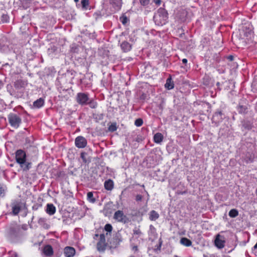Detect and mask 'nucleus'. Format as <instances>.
Segmentation results:
<instances>
[{
  "mask_svg": "<svg viewBox=\"0 0 257 257\" xmlns=\"http://www.w3.org/2000/svg\"><path fill=\"white\" fill-rule=\"evenodd\" d=\"M238 109H239V112L240 113H245V110L247 109V107H245V106L240 105L238 107Z\"/></svg>",
  "mask_w": 257,
  "mask_h": 257,
  "instance_id": "nucleus-28",
  "label": "nucleus"
},
{
  "mask_svg": "<svg viewBox=\"0 0 257 257\" xmlns=\"http://www.w3.org/2000/svg\"><path fill=\"white\" fill-rule=\"evenodd\" d=\"M142 197L140 195H137L136 196V200L137 201H140L142 200Z\"/></svg>",
  "mask_w": 257,
  "mask_h": 257,
  "instance_id": "nucleus-36",
  "label": "nucleus"
},
{
  "mask_svg": "<svg viewBox=\"0 0 257 257\" xmlns=\"http://www.w3.org/2000/svg\"><path fill=\"white\" fill-rule=\"evenodd\" d=\"M8 17L7 15H3L2 16V20L3 22H7L8 21Z\"/></svg>",
  "mask_w": 257,
  "mask_h": 257,
  "instance_id": "nucleus-33",
  "label": "nucleus"
},
{
  "mask_svg": "<svg viewBox=\"0 0 257 257\" xmlns=\"http://www.w3.org/2000/svg\"><path fill=\"white\" fill-rule=\"evenodd\" d=\"M105 230L107 232H111L112 230V226L110 224H107L105 226Z\"/></svg>",
  "mask_w": 257,
  "mask_h": 257,
  "instance_id": "nucleus-29",
  "label": "nucleus"
},
{
  "mask_svg": "<svg viewBox=\"0 0 257 257\" xmlns=\"http://www.w3.org/2000/svg\"><path fill=\"white\" fill-rule=\"evenodd\" d=\"M104 187L107 190H111L113 187V181L111 180L106 181L104 183Z\"/></svg>",
  "mask_w": 257,
  "mask_h": 257,
  "instance_id": "nucleus-14",
  "label": "nucleus"
},
{
  "mask_svg": "<svg viewBox=\"0 0 257 257\" xmlns=\"http://www.w3.org/2000/svg\"><path fill=\"white\" fill-rule=\"evenodd\" d=\"M116 130V126L115 124H111L108 127V130L110 132H114Z\"/></svg>",
  "mask_w": 257,
  "mask_h": 257,
  "instance_id": "nucleus-30",
  "label": "nucleus"
},
{
  "mask_svg": "<svg viewBox=\"0 0 257 257\" xmlns=\"http://www.w3.org/2000/svg\"><path fill=\"white\" fill-rule=\"evenodd\" d=\"M43 219H42V218H41V219H39V223H40L41 222H43Z\"/></svg>",
  "mask_w": 257,
  "mask_h": 257,
  "instance_id": "nucleus-43",
  "label": "nucleus"
},
{
  "mask_svg": "<svg viewBox=\"0 0 257 257\" xmlns=\"http://www.w3.org/2000/svg\"><path fill=\"white\" fill-rule=\"evenodd\" d=\"M182 62L183 63L186 64L187 62V60L186 59H183Z\"/></svg>",
  "mask_w": 257,
  "mask_h": 257,
  "instance_id": "nucleus-42",
  "label": "nucleus"
},
{
  "mask_svg": "<svg viewBox=\"0 0 257 257\" xmlns=\"http://www.w3.org/2000/svg\"><path fill=\"white\" fill-rule=\"evenodd\" d=\"M121 19V22L123 24H125L127 23V19L126 17H123L120 18Z\"/></svg>",
  "mask_w": 257,
  "mask_h": 257,
  "instance_id": "nucleus-34",
  "label": "nucleus"
},
{
  "mask_svg": "<svg viewBox=\"0 0 257 257\" xmlns=\"http://www.w3.org/2000/svg\"><path fill=\"white\" fill-rule=\"evenodd\" d=\"M15 257H18L17 255V254H15Z\"/></svg>",
  "mask_w": 257,
  "mask_h": 257,
  "instance_id": "nucleus-48",
  "label": "nucleus"
},
{
  "mask_svg": "<svg viewBox=\"0 0 257 257\" xmlns=\"http://www.w3.org/2000/svg\"><path fill=\"white\" fill-rule=\"evenodd\" d=\"M159 217V214L155 211H152L151 212L150 218L152 220H155Z\"/></svg>",
  "mask_w": 257,
  "mask_h": 257,
  "instance_id": "nucleus-22",
  "label": "nucleus"
},
{
  "mask_svg": "<svg viewBox=\"0 0 257 257\" xmlns=\"http://www.w3.org/2000/svg\"><path fill=\"white\" fill-rule=\"evenodd\" d=\"M19 230L20 228L17 226L12 227L10 228V234L13 236H16L18 235Z\"/></svg>",
  "mask_w": 257,
  "mask_h": 257,
  "instance_id": "nucleus-17",
  "label": "nucleus"
},
{
  "mask_svg": "<svg viewBox=\"0 0 257 257\" xmlns=\"http://www.w3.org/2000/svg\"><path fill=\"white\" fill-rule=\"evenodd\" d=\"M45 254L48 256H51L53 254V248L50 245H46L43 249Z\"/></svg>",
  "mask_w": 257,
  "mask_h": 257,
  "instance_id": "nucleus-13",
  "label": "nucleus"
},
{
  "mask_svg": "<svg viewBox=\"0 0 257 257\" xmlns=\"http://www.w3.org/2000/svg\"><path fill=\"white\" fill-rule=\"evenodd\" d=\"M110 4L113 6L116 10L120 9L121 6V0H110Z\"/></svg>",
  "mask_w": 257,
  "mask_h": 257,
  "instance_id": "nucleus-11",
  "label": "nucleus"
},
{
  "mask_svg": "<svg viewBox=\"0 0 257 257\" xmlns=\"http://www.w3.org/2000/svg\"><path fill=\"white\" fill-rule=\"evenodd\" d=\"M154 2L157 5H159L161 2V0H154Z\"/></svg>",
  "mask_w": 257,
  "mask_h": 257,
  "instance_id": "nucleus-38",
  "label": "nucleus"
},
{
  "mask_svg": "<svg viewBox=\"0 0 257 257\" xmlns=\"http://www.w3.org/2000/svg\"><path fill=\"white\" fill-rule=\"evenodd\" d=\"M134 248L137 250V246H135V247H134Z\"/></svg>",
  "mask_w": 257,
  "mask_h": 257,
  "instance_id": "nucleus-46",
  "label": "nucleus"
},
{
  "mask_svg": "<svg viewBox=\"0 0 257 257\" xmlns=\"http://www.w3.org/2000/svg\"><path fill=\"white\" fill-rule=\"evenodd\" d=\"M74 1H75V2H78V1H79V0H74Z\"/></svg>",
  "mask_w": 257,
  "mask_h": 257,
  "instance_id": "nucleus-47",
  "label": "nucleus"
},
{
  "mask_svg": "<svg viewBox=\"0 0 257 257\" xmlns=\"http://www.w3.org/2000/svg\"><path fill=\"white\" fill-rule=\"evenodd\" d=\"M140 3L142 5L146 6L149 3V0H140Z\"/></svg>",
  "mask_w": 257,
  "mask_h": 257,
  "instance_id": "nucleus-32",
  "label": "nucleus"
},
{
  "mask_svg": "<svg viewBox=\"0 0 257 257\" xmlns=\"http://www.w3.org/2000/svg\"><path fill=\"white\" fill-rule=\"evenodd\" d=\"M121 47L124 52H127L130 50L131 45L127 42H123L121 45Z\"/></svg>",
  "mask_w": 257,
  "mask_h": 257,
  "instance_id": "nucleus-18",
  "label": "nucleus"
},
{
  "mask_svg": "<svg viewBox=\"0 0 257 257\" xmlns=\"http://www.w3.org/2000/svg\"><path fill=\"white\" fill-rule=\"evenodd\" d=\"M224 238L223 236H221L219 234H217L216 235L215 240V245L219 248H222L224 246V242L225 241L223 239Z\"/></svg>",
  "mask_w": 257,
  "mask_h": 257,
  "instance_id": "nucleus-7",
  "label": "nucleus"
},
{
  "mask_svg": "<svg viewBox=\"0 0 257 257\" xmlns=\"http://www.w3.org/2000/svg\"><path fill=\"white\" fill-rule=\"evenodd\" d=\"M85 155H86V153H82L81 154V158L83 159V161L85 163H86V158H85Z\"/></svg>",
  "mask_w": 257,
  "mask_h": 257,
  "instance_id": "nucleus-35",
  "label": "nucleus"
},
{
  "mask_svg": "<svg viewBox=\"0 0 257 257\" xmlns=\"http://www.w3.org/2000/svg\"><path fill=\"white\" fill-rule=\"evenodd\" d=\"M8 118L9 122L12 126L15 128L19 127L21 123V119L18 116L15 114H10L9 115Z\"/></svg>",
  "mask_w": 257,
  "mask_h": 257,
  "instance_id": "nucleus-2",
  "label": "nucleus"
},
{
  "mask_svg": "<svg viewBox=\"0 0 257 257\" xmlns=\"http://www.w3.org/2000/svg\"><path fill=\"white\" fill-rule=\"evenodd\" d=\"M254 248L257 249V242H256V243L255 244V245L254 246Z\"/></svg>",
  "mask_w": 257,
  "mask_h": 257,
  "instance_id": "nucleus-44",
  "label": "nucleus"
},
{
  "mask_svg": "<svg viewBox=\"0 0 257 257\" xmlns=\"http://www.w3.org/2000/svg\"><path fill=\"white\" fill-rule=\"evenodd\" d=\"M252 123L251 121L248 120H244L242 121L243 127L247 130H250L253 127Z\"/></svg>",
  "mask_w": 257,
  "mask_h": 257,
  "instance_id": "nucleus-10",
  "label": "nucleus"
},
{
  "mask_svg": "<svg viewBox=\"0 0 257 257\" xmlns=\"http://www.w3.org/2000/svg\"><path fill=\"white\" fill-rule=\"evenodd\" d=\"M217 85H219V83L217 82Z\"/></svg>",
  "mask_w": 257,
  "mask_h": 257,
  "instance_id": "nucleus-49",
  "label": "nucleus"
},
{
  "mask_svg": "<svg viewBox=\"0 0 257 257\" xmlns=\"http://www.w3.org/2000/svg\"><path fill=\"white\" fill-rule=\"evenodd\" d=\"M23 167H21L23 168L24 171H27L29 170L31 166V164L30 163L25 162L24 164H23Z\"/></svg>",
  "mask_w": 257,
  "mask_h": 257,
  "instance_id": "nucleus-24",
  "label": "nucleus"
},
{
  "mask_svg": "<svg viewBox=\"0 0 257 257\" xmlns=\"http://www.w3.org/2000/svg\"><path fill=\"white\" fill-rule=\"evenodd\" d=\"M46 211L50 215H53L56 211L55 207L52 204H48Z\"/></svg>",
  "mask_w": 257,
  "mask_h": 257,
  "instance_id": "nucleus-12",
  "label": "nucleus"
},
{
  "mask_svg": "<svg viewBox=\"0 0 257 257\" xmlns=\"http://www.w3.org/2000/svg\"><path fill=\"white\" fill-rule=\"evenodd\" d=\"M234 59V57L232 55H230L228 57V59L230 61H232Z\"/></svg>",
  "mask_w": 257,
  "mask_h": 257,
  "instance_id": "nucleus-40",
  "label": "nucleus"
},
{
  "mask_svg": "<svg viewBox=\"0 0 257 257\" xmlns=\"http://www.w3.org/2000/svg\"><path fill=\"white\" fill-rule=\"evenodd\" d=\"M141 233V232L140 231V230H136L134 231V234H135L139 235Z\"/></svg>",
  "mask_w": 257,
  "mask_h": 257,
  "instance_id": "nucleus-39",
  "label": "nucleus"
},
{
  "mask_svg": "<svg viewBox=\"0 0 257 257\" xmlns=\"http://www.w3.org/2000/svg\"><path fill=\"white\" fill-rule=\"evenodd\" d=\"M114 218L117 220L118 221L124 222L125 216L124 215L122 211L118 210L115 212L114 215Z\"/></svg>",
  "mask_w": 257,
  "mask_h": 257,
  "instance_id": "nucleus-8",
  "label": "nucleus"
},
{
  "mask_svg": "<svg viewBox=\"0 0 257 257\" xmlns=\"http://www.w3.org/2000/svg\"><path fill=\"white\" fill-rule=\"evenodd\" d=\"M238 214V211L236 209H231L229 212V215L231 217H235Z\"/></svg>",
  "mask_w": 257,
  "mask_h": 257,
  "instance_id": "nucleus-23",
  "label": "nucleus"
},
{
  "mask_svg": "<svg viewBox=\"0 0 257 257\" xmlns=\"http://www.w3.org/2000/svg\"><path fill=\"white\" fill-rule=\"evenodd\" d=\"M168 14L167 11L163 8L158 10L157 13L154 16L155 24L158 26H163L167 22Z\"/></svg>",
  "mask_w": 257,
  "mask_h": 257,
  "instance_id": "nucleus-1",
  "label": "nucleus"
},
{
  "mask_svg": "<svg viewBox=\"0 0 257 257\" xmlns=\"http://www.w3.org/2000/svg\"><path fill=\"white\" fill-rule=\"evenodd\" d=\"M87 199L90 200L91 202L94 203L95 201V199L93 198V193L91 192L87 193Z\"/></svg>",
  "mask_w": 257,
  "mask_h": 257,
  "instance_id": "nucleus-25",
  "label": "nucleus"
},
{
  "mask_svg": "<svg viewBox=\"0 0 257 257\" xmlns=\"http://www.w3.org/2000/svg\"><path fill=\"white\" fill-rule=\"evenodd\" d=\"M88 100L87 95L85 93H79L77 96V101L80 104H86Z\"/></svg>",
  "mask_w": 257,
  "mask_h": 257,
  "instance_id": "nucleus-5",
  "label": "nucleus"
},
{
  "mask_svg": "<svg viewBox=\"0 0 257 257\" xmlns=\"http://www.w3.org/2000/svg\"><path fill=\"white\" fill-rule=\"evenodd\" d=\"M4 192V189L2 187H0V194H3Z\"/></svg>",
  "mask_w": 257,
  "mask_h": 257,
  "instance_id": "nucleus-41",
  "label": "nucleus"
},
{
  "mask_svg": "<svg viewBox=\"0 0 257 257\" xmlns=\"http://www.w3.org/2000/svg\"><path fill=\"white\" fill-rule=\"evenodd\" d=\"M180 243L186 246H190L192 244L191 241L186 237L182 238L180 240Z\"/></svg>",
  "mask_w": 257,
  "mask_h": 257,
  "instance_id": "nucleus-16",
  "label": "nucleus"
},
{
  "mask_svg": "<svg viewBox=\"0 0 257 257\" xmlns=\"http://www.w3.org/2000/svg\"><path fill=\"white\" fill-rule=\"evenodd\" d=\"M13 212L14 214L17 215L19 213L20 210V206L19 204L17 203L16 204H14L13 207Z\"/></svg>",
  "mask_w": 257,
  "mask_h": 257,
  "instance_id": "nucleus-21",
  "label": "nucleus"
},
{
  "mask_svg": "<svg viewBox=\"0 0 257 257\" xmlns=\"http://www.w3.org/2000/svg\"><path fill=\"white\" fill-rule=\"evenodd\" d=\"M64 254L67 257H72L75 253V249L70 246H67L64 248Z\"/></svg>",
  "mask_w": 257,
  "mask_h": 257,
  "instance_id": "nucleus-9",
  "label": "nucleus"
},
{
  "mask_svg": "<svg viewBox=\"0 0 257 257\" xmlns=\"http://www.w3.org/2000/svg\"><path fill=\"white\" fill-rule=\"evenodd\" d=\"M256 195H257V188H256Z\"/></svg>",
  "mask_w": 257,
  "mask_h": 257,
  "instance_id": "nucleus-50",
  "label": "nucleus"
},
{
  "mask_svg": "<svg viewBox=\"0 0 257 257\" xmlns=\"http://www.w3.org/2000/svg\"><path fill=\"white\" fill-rule=\"evenodd\" d=\"M44 104V100L40 98L38 99H37L36 101H35L34 103V106L37 108H40L42 106H43Z\"/></svg>",
  "mask_w": 257,
  "mask_h": 257,
  "instance_id": "nucleus-19",
  "label": "nucleus"
},
{
  "mask_svg": "<svg viewBox=\"0 0 257 257\" xmlns=\"http://www.w3.org/2000/svg\"><path fill=\"white\" fill-rule=\"evenodd\" d=\"M86 140L83 137H78L75 139V145L78 148H84L86 146Z\"/></svg>",
  "mask_w": 257,
  "mask_h": 257,
  "instance_id": "nucleus-6",
  "label": "nucleus"
},
{
  "mask_svg": "<svg viewBox=\"0 0 257 257\" xmlns=\"http://www.w3.org/2000/svg\"><path fill=\"white\" fill-rule=\"evenodd\" d=\"M222 113L221 111L216 112L215 114L213 115V118H215V117H217L219 116H220V118L221 119H222V117L221 116Z\"/></svg>",
  "mask_w": 257,
  "mask_h": 257,
  "instance_id": "nucleus-31",
  "label": "nucleus"
},
{
  "mask_svg": "<svg viewBox=\"0 0 257 257\" xmlns=\"http://www.w3.org/2000/svg\"><path fill=\"white\" fill-rule=\"evenodd\" d=\"M143 121L141 118H138L135 120V124L137 126H140L143 124Z\"/></svg>",
  "mask_w": 257,
  "mask_h": 257,
  "instance_id": "nucleus-27",
  "label": "nucleus"
},
{
  "mask_svg": "<svg viewBox=\"0 0 257 257\" xmlns=\"http://www.w3.org/2000/svg\"><path fill=\"white\" fill-rule=\"evenodd\" d=\"M163 139V136L161 133H157L154 136V140L155 143H160Z\"/></svg>",
  "mask_w": 257,
  "mask_h": 257,
  "instance_id": "nucleus-15",
  "label": "nucleus"
},
{
  "mask_svg": "<svg viewBox=\"0 0 257 257\" xmlns=\"http://www.w3.org/2000/svg\"><path fill=\"white\" fill-rule=\"evenodd\" d=\"M106 243L105 236L102 234L100 236V239L97 244V250L99 251H103L105 249Z\"/></svg>",
  "mask_w": 257,
  "mask_h": 257,
  "instance_id": "nucleus-4",
  "label": "nucleus"
},
{
  "mask_svg": "<svg viewBox=\"0 0 257 257\" xmlns=\"http://www.w3.org/2000/svg\"><path fill=\"white\" fill-rule=\"evenodd\" d=\"M165 87L168 89H169V90L173 88V87H174V83L172 81V79H171V78H169L167 79L166 83L165 84Z\"/></svg>",
  "mask_w": 257,
  "mask_h": 257,
  "instance_id": "nucleus-20",
  "label": "nucleus"
},
{
  "mask_svg": "<svg viewBox=\"0 0 257 257\" xmlns=\"http://www.w3.org/2000/svg\"><path fill=\"white\" fill-rule=\"evenodd\" d=\"M160 109H163V106H162V104H161L160 105Z\"/></svg>",
  "mask_w": 257,
  "mask_h": 257,
  "instance_id": "nucleus-45",
  "label": "nucleus"
},
{
  "mask_svg": "<svg viewBox=\"0 0 257 257\" xmlns=\"http://www.w3.org/2000/svg\"><path fill=\"white\" fill-rule=\"evenodd\" d=\"M15 86L17 88H19L20 86H21L20 85V82L19 81H18L15 83Z\"/></svg>",
  "mask_w": 257,
  "mask_h": 257,
  "instance_id": "nucleus-37",
  "label": "nucleus"
},
{
  "mask_svg": "<svg viewBox=\"0 0 257 257\" xmlns=\"http://www.w3.org/2000/svg\"><path fill=\"white\" fill-rule=\"evenodd\" d=\"M26 154L22 150H18L16 153V160L18 163L21 165V167H23V164H24L26 160Z\"/></svg>",
  "mask_w": 257,
  "mask_h": 257,
  "instance_id": "nucleus-3",
  "label": "nucleus"
},
{
  "mask_svg": "<svg viewBox=\"0 0 257 257\" xmlns=\"http://www.w3.org/2000/svg\"><path fill=\"white\" fill-rule=\"evenodd\" d=\"M81 3L83 8L87 9V6L89 5V2L88 0H81Z\"/></svg>",
  "mask_w": 257,
  "mask_h": 257,
  "instance_id": "nucleus-26",
  "label": "nucleus"
}]
</instances>
